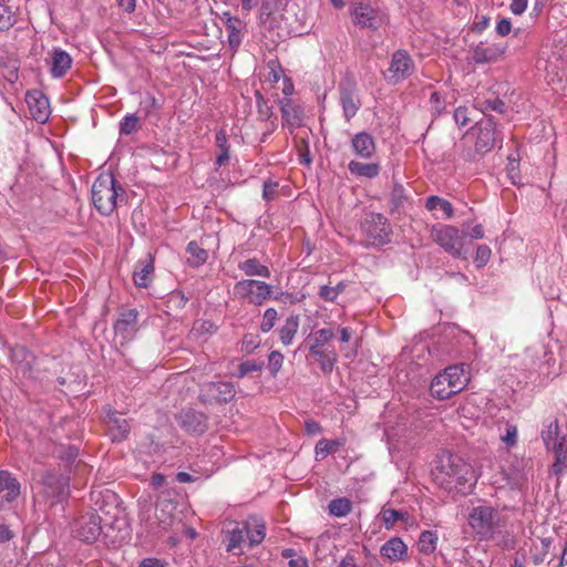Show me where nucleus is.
I'll list each match as a JSON object with an SVG mask.
<instances>
[{
    "instance_id": "47",
    "label": "nucleus",
    "mask_w": 567,
    "mask_h": 567,
    "mask_svg": "<svg viewBox=\"0 0 567 567\" xmlns=\"http://www.w3.org/2000/svg\"><path fill=\"white\" fill-rule=\"evenodd\" d=\"M264 368V362L256 360H246L238 365L236 377L241 379L252 372H259Z\"/></svg>"
},
{
    "instance_id": "32",
    "label": "nucleus",
    "mask_w": 567,
    "mask_h": 567,
    "mask_svg": "<svg viewBox=\"0 0 567 567\" xmlns=\"http://www.w3.org/2000/svg\"><path fill=\"white\" fill-rule=\"evenodd\" d=\"M280 111L286 124L292 127L301 125L302 111L300 107L296 106L290 99H284L280 101Z\"/></svg>"
},
{
    "instance_id": "22",
    "label": "nucleus",
    "mask_w": 567,
    "mask_h": 567,
    "mask_svg": "<svg viewBox=\"0 0 567 567\" xmlns=\"http://www.w3.org/2000/svg\"><path fill=\"white\" fill-rule=\"evenodd\" d=\"M351 147L353 153L363 159L371 158L377 150L374 138L368 132L354 134L351 138Z\"/></svg>"
},
{
    "instance_id": "62",
    "label": "nucleus",
    "mask_w": 567,
    "mask_h": 567,
    "mask_svg": "<svg viewBox=\"0 0 567 567\" xmlns=\"http://www.w3.org/2000/svg\"><path fill=\"white\" fill-rule=\"evenodd\" d=\"M528 0H513L509 4L511 12L515 16L523 14L527 9Z\"/></svg>"
},
{
    "instance_id": "15",
    "label": "nucleus",
    "mask_w": 567,
    "mask_h": 567,
    "mask_svg": "<svg viewBox=\"0 0 567 567\" xmlns=\"http://www.w3.org/2000/svg\"><path fill=\"white\" fill-rule=\"evenodd\" d=\"M41 483L48 497L60 498L68 493L69 478L56 471H45L41 475Z\"/></svg>"
},
{
    "instance_id": "3",
    "label": "nucleus",
    "mask_w": 567,
    "mask_h": 567,
    "mask_svg": "<svg viewBox=\"0 0 567 567\" xmlns=\"http://www.w3.org/2000/svg\"><path fill=\"white\" fill-rule=\"evenodd\" d=\"M91 194L94 207L103 216H110L126 200L125 189L111 173H102L96 177Z\"/></svg>"
},
{
    "instance_id": "16",
    "label": "nucleus",
    "mask_w": 567,
    "mask_h": 567,
    "mask_svg": "<svg viewBox=\"0 0 567 567\" xmlns=\"http://www.w3.org/2000/svg\"><path fill=\"white\" fill-rule=\"evenodd\" d=\"M181 426L189 433L203 434L207 430V416L194 409H186L178 416Z\"/></svg>"
},
{
    "instance_id": "30",
    "label": "nucleus",
    "mask_w": 567,
    "mask_h": 567,
    "mask_svg": "<svg viewBox=\"0 0 567 567\" xmlns=\"http://www.w3.org/2000/svg\"><path fill=\"white\" fill-rule=\"evenodd\" d=\"M553 452L555 461L550 466V473L559 476L567 471V442H559L547 449Z\"/></svg>"
},
{
    "instance_id": "29",
    "label": "nucleus",
    "mask_w": 567,
    "mask_h": 567,
    "mask_svg": "<svg viewBox=\"0 0 567 567\" xmlns=\"http://www.w3.org/2000/svg\"><path fill=\"white\" fill-rule=\"evenodd\" d=\"M311 357L317 361L320 370L324 374H330L337 362H338V352L336 349H322V350H309Z\"/></svg>"
},
{
    "instance_id": "17",
    "label": "nucleus",
    "mask_w": 567,
    "mask_h": 567,
    "mask_svg": "<svg viewBox=\"0 0 567 567\" xmlns=\"http://www.w3.org/2000/svg\"><path fill=\"white\" fill-rule=\"evenodd\" d=\"M25 102L32 117L37 122L44 123L49 118L50 104L48 97L42 92H28L25 95Z\"/></svg>"
},
{
    "instance_id": "10",
    "label": "nucleus",
    "mask_w": 567,
    "mask_h": 567,
    "mask_svg": "<svg viewBox=\"0 0 567 567\" xmlns=\"http://www.w3.org/2000/svg\"><path fill=\"white\" fill-rule=\"evenodd\" d=\"M234 293L250 305L261 306L272 297V287L265 281L243 279L234 285Z\"/></svg>"
},
{
    "instance_id": "7",
    "label": "nucleus",
    "mask_w": 567,
    "mask_h": 567,
    "mask_svg": "<svg viewBox=\"0 0 567 567\" xmlns=\"http://www.w3.org/2000/svg\"><path fill=\"white\" fill-rule=\"evenodd\" d=\"M503 141L501 132L497 130L493 117H487L480 124L475 141L474 153L471 151L463 153V159L466 162H476V154L483 156L491 152L497 143Z\"/></svg>"
},
{
    "instance_id": "12",
    "label": "nucleus",
    "mask_w": 567,
    "mask_h": 567,
    "mask_svg": "<svg viewBox=\"0 0 567 567\" xmlns=\"http://www.w3.org/2000/svg\"><path fill=\"white\" fill-rule=\"evenodd\" d=\"M113 329L121 346L133 340L138 330V311L136 309L122 311L114 322Z\"/></svg>"
},
{
    "instance_id": "48",
    "label": "nucleus",
    "mask_w": 567,
    "mask_h": 567,
    "mask_svg": "<svg viewBox=\"0 0 567 567\" xmlns=\"http://www.w3.org/2000/svg\"><path fill=\"white\" fill-rule=\"evenodd\" d=\"M278 319V312L275 308H267L262 315L260 322V331L264 333L269 332L276 324Z\"/></svg>"
},
{
    "instance_id": "61",
    "label": "nucleus",
    "mask_w": 567,
    "mask_h": 567,
    "mask_svg": "<svg viewBox=\"0 0 567 567\" xmlns=\"http://www.w3.org/2000/svg\"><path fill=\"white\" fill-rule=\"evenodd\" d=\"M489 25V18L487 16H476L475 21L473 23L472 30L474 32L481 33Z\"/></svg>"
},
{
    "instance_id": "36",
    "label": "nucleus",
    "mask_w": 567,
    "mask_h": 567,
    "mask_svg": "<svg viewBox=\"0 0 567 567\" xmlns=\"http://www.w3.org/2000/svg\"><path fill=\"white\" fill-rule=\"evenodd\" d=\"M349 172L358 177L374 178L380 174L379 163H362L358 161H351L348 164Z\"/></svg>"
},
{
    "instance_id": "64",
    "label": "nucleus",
    "mask_w": 567,
    "mask_h": 567,
    "mask_svg": "<svg viewBox=\"0 0 567 567\" xmlns=\"http://www.w3.org/2000/svg\"><path fill=\"white\" fill-rule=\"evenodd\" d=\"M305 430L308 434L310 435H316V434H319L321 433L322 431V427L321 425L319 424V422L315 421V420H307L305 422Z\"/></svg>"
},
{
    "instance_id": "60",
    "label": "nucleus",
    "mask_w": 567,
    "mask_h": 567,
    "mask_svg": "<svg viewBox=\"0 0 567 567\" xmlns=\"http://www.w3.org/2000/svg\"><path fill=\"white\" fill-rule=\"evenodd\" d=\"M507 446H514L517 442V427L515 425H508L506 427V434L502 437Z\"/></svg>"
},
{
    "instance_id": "28",
    "label": "nucleus",
    "mask_w": 567,
    "mask_h": 567,
    "mask_svg": "<svg viewBox=\"0 0 567 567\" xmlns=\"http://www.w3.org/2000/svg\"><path fill=\"white\" fill-rule=\"evenodd\" d=\"M4 493L7 503L14 502L21 494V484L9 471H0V494Z\"/></svg>"
},
{
    "instance_id": "58",
    "label": "nucleus",
    "mask_w": 567,
    "mask_h": 567,
    "mask_svg": "<svg viewBox=\"0 0 567 567\" xmlns=\"http://www.w3.org/2000/svg\"><path fill=\"white\" fill-rule=\"evenodd\" d=\"M483 104L484 110H492L501 114L505 112V103L498 97L494 100H486Z\"/></svg>"
},
{
    "instance_id": "18",
    "label": "nucleus",
    "mask_w": 567,
    "mask_h": 567,
    "mask_svg": "<svg viewBox=\"0 0 567 567\" xmlns=\"http://www.w3.org/2000/svg\"><path fill=\"white\" fill-rule=\"evenodd\" d=\"M50 73L54 79H61L70 71L73 64L72 56L61 48H53L50 53Z\"/></svg>"
},
{
    "instance_id": "40",
    "label": "nucleus",
    "mask_w": 567,
    "mask_h": 567,
    "mask_svg": "<svg viewBox=\"0 0 567 567\" xmlns=\"http://www.w3.org/2000/svg\"><path fill=\"white\" fill-rule=\"evenodd\" d=\"M374 10L369 6L360 4L354 9L353 21L357 25L362 28H372L374 27Z\"/></svg>"
},
{
    "instance_id": "41",
    "label": "nucleus",
    "mask_w": 567,
    "mask_h": 567,
    "mask_svg": "<svg viewBox=\"0 0 567 567\" xmlns=\"http://www.w3.org/2000/svg\"><path fill=\"white\" fill-rule=\"evenodd\" d=\"M381 518L386 529L393 528L396 522L399 520H408L409 513L406 511H399L394 508L383 507L381 509Z\"/></svg>"
},
{
    "instance_id": "39",
    "label": "nucleus",
    "mask_w": 567,
    "mask_h": 567,
    "mask_svg": "<svg viewBox=\"0 0 567 567\" xmlns=\"http://www.w3.org/2000/svg\"><path fill=\"white\" fill-rule=\"evenodd\" d=\"M186 252L189 255L187 262L192 267L204 265L208 258L206 249L202 248L196 241H189L186 246Z\"/></svg>"
},
{
    "instance_id": "51",
    "label": "nucleus",
    "mask_w": 567,
    "mask_h": 567,
    "mask_svg": "<svg viewBox=\"0 0 567 567\" xmlns=\"http://www.w3.org/2000/svg\"><path fill=\"white\" fill-rule=\"evenodd\" d=\"M507 164V175L514 185L518 184L519 175V161L514 154H509Z\"/></svg>"
},
{
    "instance_id": "42",
    "label": "nucleus",
    "mask_w": 567,
    "mask_h": 567,
    "mask_svg": "<svg viewBox=\"0 0 567 567\" xmlns=\"http://www.w3.org/2000/svg\"><path fill=\"white\" fill-rule=\"evenodd\" d=\"M341 445L342 442L339 440L320 439L315 447L316 458L323 460L329 454L337 452Z\"/></svg>"
},
{
    "instance_id": "54",
    "label": "nucleus",
    "mask_w": 567,
    "mask_h": 567,
    "mask_svg": "<svg viewBox=\"0 0 567 567\" xmlns=\"http://www.w3.org/2000/svg\"><path fill=\"white\" fill-rule=\"evenodd\" d=\"M278 187H279L278 182H275L271 179L265 181L264 185H262V198L266 202H271V200L276 199L278 196Z\"/></svg>"
},
{
    "instance_id": "43",
    "label": "nucleus",
    "mask_w": 567,
    "mask_h": 567,
    "mask_svg": "<svg viewBox=\"0 0 567 567\" xmlns=\"http://www.w3.org/2000/svg\"><path fill=\"white\" fill-rule=\"evenodd\" d=\"M425 208L430 212L440 208L446 218H452L454 214L453 206L449 200L434 195L427 197Z\"/></svg>"
},
{
    "instance_id": "45",
    "label": "nucleus",
    "mask_w": 567,
    "mask_h": 567,
    "mask_svg": "<svg viewBox=\"0 0 567 567\" xmlns=\"http://www.w3.org/2000/svg\"><path fill=\"white\" fill-rule=\"evenodd\" d=\"M140 118L135 114H126L120 122V134L131 135L140 130Z\"/></svg>"
},
{
    "instance_id": "59",
    "label": "nucleus",
    "mask_w": 567,
    "mask_h": 567,
    "mask_svg": "<svg viewBox=\"0 0 567 567\" xmlns=\"http://www.w3.org/2000/svg\"><path fill=\"white\" fill-rule=\"evenodd\" d=\"M512 31V22L508 18H502L496 24V33L499 37H506Z\"/></svg>"
},
{
    "instance_id": "2",
    "label": "nucleus",
    "mask_w": 567,
    "mask_h": 567,
    "mask_svg": "<svg viewBox=\"0 0 567 567\" xmlns=\"http://www.w3.org/2000/svg\"><path fill=\"white\" fill-rule=\"evenodd\" d=\"M474 480V470L461 456L449 454L441 457L435 481L442 488L467 494L473 487Z\"/></svg>"
},
{
    "instance_id": "4",
    "label": "nucleus",
    "mask_w": 567,
    "mask_h": 567,
    "mask_svg": "<svg viewBox=\"0 0 567 567\" xmlns=\"http://www.w3.org/2000/svg\"><path fill=\"white\" fill-rule=\"evenodd\" d=\"M227 551L243 553L241 547H255L262 543L266 537V524L257 517H248L246 520L236 523L235 527L227 533Z\"/></svg>"
},
{
    "instance_id": "57",
    "label": "nucleus",
    "mask_w": 567,
    "mask_h": 567,
    "mask_svg": "<svg viewBox=\"0 0 567 567\" xmlns=\"http://www.w3.org/2000/svg\"><path fill=\"white\" fill-rule=\"evenodd\" d=\"M336 291L337 290H334L333 287L323 285L319 288L318 296L324 301L333 302L338 298Z\"/></svg>"
},
{
    "instance_id": "26",
    "label": "nucleus",
    "mask_w": 567,
    "mask_h": 567,
    "mask_svg": "<svg viewBox=\"0 0 567 567\" xmlns=\"http://www.w3.org/2000/svg\"><path fill=\"white\" fill-rule=\"evenodd\" d=\"M223 20L228 32V43L231 49H237L243 42V30L245 23L238 17L231 16L229 12H224Z\"/></svg>"
},
{
    "instance_id": "13",
    "label": "nucleus",
    "mask_w": 567,
    "mask_h": 567,
    "mask_svg": "<svg viewBox=\"0 0 567 567\" xmlns=\"http://www.w3.org/2000/svg\"><path fill=\"white\" fill-rule=\"evenodd\" d=\"M507 50L504 43L481 41L472 48V61L476 64H492L502 60Z\"/></svg>"
},
{
    "instance_id": "55",
    "label": "nucleus",
    "mask_w": 567,
    "mask_h": 567,
    "mask_svg": "<svg viewBox=\"0 0 567 567\" xmlns=\"http://www.w3.org/2000/svg\"><path fill=\"white\" fill-rule=\"evenodd\" d=\"M284 362V355L279 351H271L268 357L269 369L272 375L281 369Z\"/></svg>"
},
{
    "instance_id": "9",
    "label": "nucleus",
    "mask_w": 567,
    "mask_h": 567,
    "mask_svg": "<svg viewBox=\"0 0 567 567\" xmlns=\"http://www.w3.org/2000/svg\"><path fill=\"white\" fill-rule=\"evenodd\" d=\"M415 70L416 65L411 54L406 50L399 49L392 53L383 76L388 84L398 85L408 80Z\"/></svg>"
},
{
    "instance_id": "37",
    "label": "nucleus",
    "mask_w": 567,
    "mask_h": 567,
    "mask_svg": "<svg viewBox=\"0 0 567 567\" xmlns=\"http://www.w3.org/2000/svg\"><path fill=\"white\" fill-rule=\"evenodd\" d=\"M300 319L298 315H291L279 329V339L284 346H290L298 332Z\"/></svg>"
},
{
    "instance_id": "23",
    "label": "nucleus",
    "mask_w": 567,
    "mask_h": 567,
    "mask_svg": "<svg viewBox=\"0 0 567 567\" xmlns=\"http://www.w3.org/2000/svg\"><path fill=\"white\" fill-rule=\"evenodd\" d=\"M340 103L342 105L343 116L347 122L358 113L361 102L350 85L340 84Z\"/></svg>"
},
{
    "instance_id": "25",
    "label": "nucleus",
    "mask_w": 567,
    "mask_h": 567,
    "mask_svg": "<svg viewBox=\"0 0 567 567\" xmlns=\"http://www.w3.org/2000/svg\"><path fill=\"white\" fill-rule=\"evenodd\" d=\"M281 0H264L259 12V23L262 28L272 30L279 21Z\"/></svg>"
},
{
    "instance_id": "63",
    "label": "nucleus",
    "mask_w": 567,
    "mask_h": 567,
    "mask_svg": "<svg viewBox=\"0 0 567 567\" xmlns=\"http://www.w3.org/2000/svg\"><path fill=\"white\" fill-rule=\"evenodd\" d=\"M259 344V341L257 340V337H254L252 334H247L244 337L243 340V350L247 352L254 351Z\"/></svg>"
},
{
    "instance_id": "6",
    "label": "nucleus",
    "mask_w": 567,
    "mask_h": 567,
    "mask_svg": "<svg viewBox=\"0 0 567 567\" xmlns=\"http://www.w3.org/2000/svg\"><path fill=\"white\" fill-rule=\"evenodd\" d=\"M433 239L452 257L458 259L467 258V249H465V240L467 234L465 229H458L452 225H441L432 230Z\"/></svg>"
},
{
    "instance_id": "19",
    "label": "nucleus",
    "mask_w": 567,
    "mask_h": 567,
    "mask_svg": "<svg viewBox=\"0 0 567 567\" xmlns=\"http://www.w3.org/2000/svg\"><path fill=\"white\" fill-rule=\"evenodd\" d=\"M176 508V502L167 498L161 499L156 504L155 519L162 530H167L174 525Z\"/></svg>"
},
{
    "instance_id": "8",
    "label": "nucleus",
    "mask_w": 567,
    "mask_h": 567,
    "mask_svg": "<svg viewBox=\"0 0 567 567\" xmlns=\"http://www.w3.org/2000/svg\"><path fill=\"white\" fill-rule=\"evenodd\" d=\"M360 228L370 245L382 246L390 241L391 226L388 218L380 213H367Z\"/></svg>"
},
{
    "instance_id": "20",
    "label": "nucleus",
    "mask_w": 567,
    "mask_h": 567,
    "mask_svg": "<svg viewBox=\"0 0 567 567\" xmlns=\"http://www.w3.org/2000/svg\"><path fill=\"white\" fill-rule=\"evenodd\" d=\"M336 337V328L333 324L312 331L307 338L309 350L336 349L331 341Z\"/></svg>"
},
{
    "instance_id": "27",
    "label": "nucleus",
    "mask_w": 567,
    "mask_h": 567,
    "mask_svg": "<svg viewBox=\"0 0 567 567\" xmlns=\"http://www.w3.org/2000/svg\"><path fill=\"white\" fill-rule=\"evenodd\" d=\"M154 260L151 255L138 260L133 272L134 284L140 288H147L153 280Z\"/></svg>"
},
{
    "instance_id": "31",
    "label": "nucleus",
    "mask_w": 567,
    "mask_h": 567,
    "mask_svg": "<svg viewBox=\"0 0 567 567\" xmlns=\"http://www.w3.org/2000/svg\"><path fill=\"white\" fill-rule=\"evenodd\" d=\"M540 437L546 450L554 446V444L559 443L560 441L567 442V434L561 433L557 419L545 425V429H543L540 432Z\"/></svg>"
},
{
    "instance_id": "14",
    "label": "nucleus",
    "mask_w": 567,
    "mask_h": 567,
    "mask_svg": "<svg viewBox=\"0 0 567 567\" xmlns=\"http://www.w3.org/2000/svg\"><path fill=\"white\" fill-rule=\"evenodd\" d=\"M76 537L85 543L95 542L102 533L101 517L96 513H86L76 522Z\"/></svg>"
},
{
    "instance_id": "53",
    "label": "nucleus",
    "mask_w": 567,
    "mask_h": 567,
    "mask_svg": "<svg viewBox=\"0 0 567 567\" xmlns=\"http://www.w3.org/2000/svg\"><path fill=\"white\" fill-rule=\"evenodd\" d=\"M491 255L492 251L487 245H480L476 249V255L474 258L476 267L482 268L486 266V264L489 261Z\"/></svg>"
},
{
    "instance_id": "1",
    "label": "nucleus",
    "mask_w": 567,
    "mask_h": 567,
    "mask_svg": "<svg viewBox=\"0 0 567 567\" xmlns=\"http://www.w3.org/2000/svg\"><path fill=\"white\" fill-rule=\"evenodd\" d=\"M507 523V516L493 506L473 507L468 515V525L475 538L480 542L497 540V545L506 543L508 537Z\"/></svg>"
},
{
    "instance_id": "50",
    "label": "nucleus",
    "mask_w": 567,
    "mask_h": 567,
    "mask_svg": "<svg viewBox=\"0 0 567 567\" xmlns=\"http://www.w3.org/2000/svg\"><path fill=\"white\" fill-rule=\"evenodd\" d=\"M257 113L261 121H268L272 116V106L264 96L256 92Z\"/></svg>"
},
{
    "instance_id": "46",
    "label": "nucleus",
    "mask_w": 567,
    "mask_h": 567,
    "mask_svg": "<svg viewBox=\"0 0 567 567\" xmlns=\"http://www.w3.org/2000/svg\"><path fill=\"white\" fill-rule=\"evenodd\" d=\"M16 22L11 7L0 1V31L10 29Z\"/></svg>"
},
{
    "instance_id": "44",
    "label": "nucleus",
    "mask_w": 567,
    "mask_h": 567,
    "mask_svg": "<svg viewBox=\"0 0 567 567\" xmlns=\"http://www.w3.org/2000/svg\"><path fill=\"white\" fill-rule=\"evenodd\" d=\"M328 508L331 516L344 517L351 512L352 503L346 497L334 498L329 503Z\"/></svg>"
},
{
    "instance_id": "11",
    "label": "nucleus",
    "mask_w": 567,
    "mask_h": 567,
    "mask_svg": "<svg viewBox=\"0 0 567 567\" xmlns=\"http://www.w3.org/2000/svg\"><path fill=\"white\" fill-rule=\"evenodd\" d=\"M236 388L231 382H207L199 393V401L205 404H225L236 396Z\"/></svg>"
},
{
    "instance_id": "33",
    "label": "nucleus",
    "mask_w": 567,
    "mask_h": 567,
    "mask_svg": "<svg viewBox=\"0 0 567 567\" xmlns=\"http://www.w3.org/2000/svg\"><path fill=\"white\" fill-rule=\"evenodd\" d=\"M12 360L16 369L23 375H30L33 364V355L24 347H16L12 349Z\"/></svg>"
},
{
    "instance_id": "56",
    "label": "nucleus",
    "mask_w": 567,
    "mask_h": 567,
    "mask_svg": "<svg viewBox=\"0 0 567 567\" xmlns=\"http://www.w3.org/2000/svg\"><path fill=\"white\" fill-rule=\"evenodd\" d=\"M467 114H468L467 107L458 106L454 111V115H453L455 123L460 126H466L470 123V118H468Z\"/></svg>"
},
{
    "instance_id": "34",
    "label": "nucleus",
    "mask_w": 567,
    "mask_h": 567,
    "mask_svg": "<svg viewBox=\"0 0 567 567\" xmlns=\"http://www.w3.org/2000/svg\"><path fill=\"white\" fill-rule=\"evenodd\" d=\"M238 269L247 277H270L269 268L266 265H262L256 257L239 261Z\"/></svg>"
},
{
    "instance_id": "5",
    "label": "nucleus",
    "mask_w": 567,
    "mask_h": 567,
    "mask_svg": "<svg viewBox=\"0 0 567 567\" xmlns=\"http://www.w3.org/2000/svg\"><path fill=\"white\" fill-rule=\"evenodd\" d=\"M468 380L464 364L450 365L435 375L430 392L437 400H446L463 391Z\"/></svg>"
},
{
    "instance_id": "52",
    "label": "nucleus",
    "mask_w": 567,
    "mask_h": 567,
    "mask_svg": "<svg viewBox=\"0 0 567 567\" xmlns=\"http://www.w3.org/2000/svg\"><path fill=\"white\" fill-rule=\"evenodd\" d=\"M430 105H431V112L435 116L441 115L445 111V107H446L445 100L437 91H434L431 93Z\"/></svg>"
},
{
    "instance_id": "38",
    "label": "nucleus",
    "mask_w": 567,
    "mask_h": 567,
    "mask_svg": "<svg viewBox=\"0 0 567 567\" xmlns=\"http://www.w3.org/2000/svg\"><path fill=\"white\" fill-rule=\"evenodd\" d=\"M439 536L434 530L421 532L417 540V550L424 555L433 554L437 548Z\"/></svg>"
},
{
    "instance_id": "35",
    "label": "nucleus",
    "mask_w": 567,
    "mask_h": 567,
    "mask_svg": "<svg viewBox=\"0 0 567 567\" xmlns=\"http://www.w3.org/2000/svg\"><path fill=\"white\" fill-rule=\"evenodd\" d=\"M215 145L218 150L216 159H215V169L217 171L221 166L226 165L229 162V144L226 131L224 128L216 132L215 135Z\"/></svg>"
},
{
    "instance_id": "21",
    "label": "nucleus",
    "mask_w": 567,
    "mask_h": 567,
    "mask_svg": "<svg viewBox=\"0 0 567 567\" xmlns=\"http://www.w3.org/2000/svg\"><path fill=\"white\" fill-rule=\"evenodd\" d=\"M408 545L400 537H392L380 548L382 557L392 563L404 561L408 559Z\"/></svg>"
},
{
    "instance_id": "24",
    "label": "nucleus",
    "mask_w": 567,
    "mask_h": 567,
    "mask_svg": "<svg viewBox=\"0 0 567 567\" xmlns=\"http://www.w3.org/2000/svg\"><path fill=\"white\" fill-rule=\"evenodd\" d=\"M105 423L113 442L124 441L130 433V424L117 412L113 411L106 415Z\"/></svg>"
},
{
    "instance_id": "49",
    "label": "nucleus",
    "mask_w": 567,
    "mask_h": 567,
    "mask_svg": "<svg viewBox=\"0 0 567 567\" xmlns=\"http://www.w3.org/2000/svg\"><path fill=\"white\" fill-rule=\"evenodd\" d=\"M406 200L405 189L401 184L395 183L390 193V203L392 205V210L401 207Z\"/></svg>"
}]
</instances>
